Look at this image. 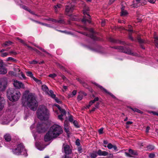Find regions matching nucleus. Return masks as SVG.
<instances>
[{
    "mask_svg": "<svg viewBox=\"0 0 158 158\" xmlns=\"http://www.w3.org/2000/svg\"><path fill=\"white\" fill-rule=\"evenodd\" d=\"M22 103L23 106H27L33 111L36 110L38 106L34 94L29 93L28 90H26L23 94Z\"/></svg>",
    "mask_w": 158,
    "mask_h": 158,
    "instance_id": "1",
    "label": "nucleus"
},
{
    "mask_svg": "<svg viewBox=\"0 0 158 158\" xmlns=\"http://www.w3.org/2000/svg\"><path fill=\"white\" fill-rule=\"evenodd\" d=\"M62 132L61 127L59 125L54 124L44 137V140L48 142L58 136Z\"/></svg>",
    "mask_w": 158,
    "mask_h": 158,
    "instance_id": "2",
    "label": "nucleus"
},
{
    "mask_svg": "<svg viewBox=\"0 0 158 158\" xmlns=\"http://www.w3.org/2000/svg\"><path fill=\"white\" fill-rule=\"evenodd\" d=\"M38 118L41 120H46L48 118L49 112L47 108L44 106H40L37 111Z\"/></svg>",
    "mask_w": 158,
    "mask_h": 158,
    "instance_id": "3",
    "label": "nucleus"
},
{
    "mask_svg": "<svg viewBox=\"0 0 158 158\" xmlns=\"http://www.w3.org/2000/svg\"><path fill=\"white\" fill-rule=\"evenodd\" d=\"M7 96L10 101H16L20 98L21 94L19 91H16L14 89H10L7 91Z\"/></svg>",
    "mask_w": 158,
    "mask_h": 158,
    "instance_id": "4",
    "label": "nucleus"
},
{
    "mask_svg": "<svg viewBox=\"0 0 158 158\" xmlns=\"http://www.w3.org/2000/svg\"><path fill=\"white\" fill-rule=\"evenodd\" d=\"M13 152L16 155H18L22 154L26 156H27V151L22 143L18 145L17 148L13 150Z\"/></svg>",
    "mask_w": 158,
    "mask_h": 158,
    "instance_id": "5",
    "label": "nucleus"
},
{
    "mask_svg": "<svg viewBox=\"0 0 158 158\" xmlns=\"http://www.w3.org/2000/svg\"><path fill=\"white\" fill-rule=\"evenodd\" d=\"M116 48L118 49L119 51L122 52H124L128 54L135 56H138V54L136 53H134L130 50L126 49L122 46L117 47H116Z\"/></svg>",
    "mask_w": 158,
    "mask_h": 158,
    "instance_id": "6",
    "label": "nucleus"
},
{
    "mask_svg": "<svg viewBox=\"0 0 158 158\" xmlns=\"http://www.w3.org/2000/svg\"><path fill=\"white\" fill-rule=\"evenodd\" d=\"M74 4L73 2H71L68 5L66 6L65 11L67 15H69V14L72 12L74 9Z\"/></svg>",
    "mask_w": 158,
    "mask_h": 158,
    "instance_id": "7",
    "label": "nucleus"
},
{
    "mask_svg": "<svg viewBox=\"0 0 158 158\" xmlns=\"http://www.w3.org/2000/svg\"><path fill=\"white\" fill-rule=\"evenodd\" d=\"M83 14H84V16L82 19V22L84 23H85L86 21H87L89 23H91V21L90 20V17L89 15L87 12V10H83Z\"/></svg>",
    "mask_w": 158,
    "mask_h": 158,
    "instance_id": "8",
    "label": "nucleus"
},
{
    "mask_svg": "<svg viewBox=\"0 0 158 158\" xmlns=\"http://www.w3.org/2000/svg\"><path fill=\"white\" fill-rule=\"evenodd\" d=\"M7 82L6 79L2 78L0 79V91L4 90L7 86Z\"/></svg>",
    "mask_w": 158,
    "mask_h": 158,
    "instance_id": "9",
    "label": "nucleus"
},
{
    "mask_svg": "<svg viewBox=\"0 0 158 158\" xmlns=\"http://www.w3.org/2000/svg\"><path fill=\"white\" fill-rule=\"evenodd\" d=\"M13 85L17 89L24 88V85L21 81L14 80Z\"/></svg>",
    "mask_w": 158,
    "mask_h": 158,
    "instance_id": "10",
    "label": "nucleus"
},
{
    "mask_svg": "<svg viewBox=\"0 0 158 158\" xmlns=\"http://www.w3.org/2000/svg\"><path fill=\"white\" fill-rule=\"evenodd\" d=\"M11 120V119L9 118L6 116H0V120L2 124H8Z\"/></svg>",
    "mask_w": 158,
    "mask_h": 158,
    "instance_id": "11",
    "label": "nucleus"
},
{
    "mask_svg": "<svg viewBox=\"0 0 158 158\" xmlns=\"http://www.w3.org/2000/svg\"><path fill=\"white\" fill-rule=\"evenodd\" d=\"M62 150V151H64V152L66 154H70L72 152L69 146L66 144H63Z\"/></svg>",
    "mask_w": 158,
    "mask_h": 158,
    "instance_id": "12",
    "label": "nucleus"
},
{
    "mask_svg": "<svg viewBox=\"0 0 158 158\" xmlns=\"http://www.w3.org/2000/svg\"><path fill=\"white\" fill-rule=\"evenodd\" d=\"M45 124L43 123H39L37 127V130L39 132H44L46 129V127L45 126Z\"/></svg>",
    "mask_w": 158,
    "mask_h": 158,
    "instance_id": "13",
    "label": "nucleus"
},
{
    "mask_svg": "<svg viewBox=\"0 0 158 158\" xmlns=\"http://www.w3.org/2000/svg\"><path fill=\"white\" fill-rule=\"evenodd\" d=\"M17 40H18L20 43L23 44V45L27 46V47L28 48H30L31 49V50H33L34 51H35L36 52H37L39 54L40 53V52H39V51H38L37 49H36L35 48H33L31 46L28 45L27 44H26L25 43V42L22 40L20 39L19 38H17Z\"/></svg>",
    "mask_w": 158,
    "mask_h": 158,
    "instance_id": "14",
    "label": "nucleus"
},
{
    "mask_svg": "<svg viewBox=\"0 0 158 158\" xmlns=\"http://www.w3.org/2000/svg\"><path fill=\"white\" fill-rule=\"evenodd\" d=\"M94 84L95 85H96L98 87L100 88L102 90H103L106 93L109 94L113 98H115V97L114 95H113L111 93H110L108 92L106 89L103 88L102 86L99 85L98 84H97L96 83H94Z\"/></svg>",
    "mask_w": 158,
    "mask_h": 158,
    "instance_id": "15",
    "label": "nucleus"
},
{
    "mask_svg": "<svg viewBox=\"0 0 158 158\" xmlns=\"http://www.w3.org/2000/svg\"><path fill=\"white\" fill-rule=\"evenodd\" d=\"M88 30L91 34L89 36L92 39L96 40H99L98 39L95 35L94 31L93 29L90 28L88 29Z\"/></svg>",
    "mask_w": 158,
    "mask_h": 158,
    "instance_id": "16",
    "label": "nucleus"
},
{
    "mask_svg": "<svg viewBox=\"0 0 158 158\" xmlns=\"http://www.w3.org/2000/svg\"><path fill=\"white\" fill-rule=\"evenodd\" d=\"M5 103V101L3 98L0 96V111L2 110L3 109Z\"/></svg>",
    "mask_w": 158,
    "mask_h": 158,
    "instance_id": "17",
    "label": "nucleus"
},
{
    "mask_svg": "<svg viewBox=\"0 0 158 158\" xmlns=\"http://www.w3.org/2000/svg\"><path fill=\"white\" fill-rule=\"evenodd\" d=\"M69 123L67 120H65L64 123V127L65 131L67 134L69 132Z\"/></svg>",
    "mask_w": 158,
    "mask_h": 158,
    "instance_id": "18",
    "label": "nucleus"
},
{
    "mask_svg": "<svg viewBox=\"0 0 158 158\" xmlns=\"http://www.w3.org/2000/svg\"><path fill=\"white\" fill-rule=\"evenodd\" d=\"M97 154L99 156H105L107 155L108 153L106 151H102L101 150H99L97 152Z\"/></svg>",
    "mask_w": 158,
    "mask_h": 158,
    "instance_id": "19",
    "label": "nucleus"
},
{
    "mask_svg": "<svg viewBox=\"0 0 158 158\" xmlns=\"http://www.w3.org/2000/svg\"><path fill=\"white\" fill-rule=\"evenodd\" d=\"M60 111L61 113V114L58 115V118L59 119L62 121L63 120V117L66 116V112L65 110H62Z\"/></svg>",
    "mask_w": 158,
    "mask_h": 158,
    "instance_id": "20",
    "label": "nucleus"
},
{
    "mask_svg": "<svg viewBox=\"0 0 158 158\" xmlns=\"http://www.w3.org/2000/svg\"><path fill=\"white\" fill-rule=\"evenodd\" d=\"M4 138L6 141H10L11 140V137L10 135L8 133H6L4 135Z\"/></svg>",
    "mask_w": 158,
    "mask_h": 158,
    "instance_id": "21",
    "label": "nucleus"
},
{
    "mask_svg": "<svg viewBox=\"0 0 158 158\" xmlns=\"http://www.w3.org/2000/svg\"><path fill=\"white\" fill-rule=\"evenodd\" d=\"M121 15L122 16H126L128 14L127 11L124 10V7H122L121 8Z\"/></svg>",
    "mask_w": 158,
    "mask_h": 158,
    "instance_id": "22",
    "label": "nucleus"
},
{
    "mask_svg": "<svg viewBox=\"0 0 158 158\" xmlns=\"http://www.w3.org/2000/svg\"><path fill=\"white\" fill-rule=\"evenodd\" d=\"M7 73V69L5 67H2L0 68V74H5Z\"/></svg>",
    "mask_w": 158,
    "mask_h": 158,
    "instance_id": "23",
    "label": "nucleus"
},
{
    "mask_svg": "<svg viewBox=\"0 0 158 158\" xmlns=\"http://www.w3.org/2000/svg\"><path fill=\"white\" fill-rule=\"evenodd\" d=\"M14 70L20 73H19L18 74H21V76L23 79H26V77L25 76V75L22 72H20V70L18 68H14Z\"/></svg>",
    "mask_w": 158,
    "mask_h": 158,
    "instance_id": "24",
    "label": "nucleus"
},
{
    "mask_svg": "<svg viewBox=\"0 0 158 158\" xmlns=\"http://www.w3.org/2000/svg\"><path fill=\"white\" fill-rule=\"evenodd\" d=\"M35 146L36 148L40 151L43 150L45 148L44 146H42L41 144L38 143H35Z\"/></svg>",
    "mask_w": 158,
    "mask_h": 158,
    "instance_id": "25",
    "label": "nucleus"
},
{
    "mask_svg": "<svg viewBox=\"0 0 158 158\" xmlns=\"http://www.w3.org/2000/svg\"><path fill=\"white\" fill-rule=\"evenodd\" d=\"M48 20L55 22V23H63V21L61 19L59 20H57L53 19L50 18Z\"/></svg>",
    "mask_w": 158,
    "mask_h": 158,
    "instance_id": "26",
    "label": "nucleus"
},
{
    "mask_svg": "<svg viewBox=\"0 0 158 158\" xmlns=\"http://www.w3.org/2000/svg\"><path fill=\"white\" fill-rule=\"evenodd\" d=\"M98 98H95L93 100L91 101L89 103V105L87 106L88 108H89L93 103H95V102L98 101Z\"/></svg>",
    "mask_w": 158,
    "mask_h": 158,
    "instance_id": "27",
    "label": "nucleus"
},
{
    "mask_svg": "<svg viewBox=\"0 0 158 158\" xmlns=\"http://www.w3.org/2000/svg\"><path fill=\"white\" fill-rule=\"evenodd\" d=\"M129 152L131 154V155L133 156L137 155L138 154L137 152L136 151H134L132 149H130L129 150Z\"/></svg>",
    "mask_w": 158,
    "mask_h": 158,
    "instance_id": "28",
    "label": "nucleus"
},
{
    "mask_svg": "<svg viewBox=\"0 0 158 158\" xmlns=\"http://www.w3.org/2000/svg\"><path fill=\"white\" fill-rule=\"evenodd\" d=\"M49 96H50L52 98H55L56 95L54 94L53 91L51 90L48 92L47 93Z\"/></svg>",
    "mask_w": 158,
    "mask_h": 158,
    "instance_id": "29",
    "label": "nucleus"
},
{
    "mask_svg": "<svg viewBox=\"0 0 158 158\" xmlns=\"http://www.w3.org/2000/svg\"><path fill=\"white\" fill-rule=\"evenodd\" d=\"M77 93V91L74 90H73L72 94H68V96H67L68 98H71L73 97Z\"/></svg>",
    "mask_w": 158,
    "mask_h": 158,
    "instance_id": "30",
    "label": "nucleus"
},
{
    "mask_svg": "<svg viewBox=\"0 0 158 158\" xmlns=\"http://www.w3.org/2000/svg\"><path fill=\"white\" fill-rule=\"evenodd\" d=\"M42 88L43 91L47 93L49 91L48 87L45 85H43L42 86Z\"/></svg>",
    "mask_w": 158,
    "mask_h": 158,
    "instance_id": "31",
    "label": "nucleus"
},
{
    "mask_svg": "<svg viewBox=\"0 0 158 158\" xmlns=\"http://www.w3.org/2000/svg\"><path fill=\"white\" fill-rule=\"evenodd\" d=\"M97 152H94L90 154L91 158H95L97 156Z\"/></svg>",
    "mask_w": 158,
    "mask_h": 158,
    "instance_id": "32",
    "label": "nucleus"
},
{
    "mask_svg": "<svg viewBox=\"0 0 158 158\" xmlns=\"http://www.w3.org/2000/svg\"><path fill=\"white\" fill-rule=\"evenodd\" d=\"M22 8L26 10H27V11H28L30 13H31V14H33V15H35L34 12L31 11V10L28 9L27 7L26 6H22Z\"/></svg>",
    "mask_w": 158,
    "mask_h": 158,
    "instance_id": "33",
    "label": "nucleus"
},
{
    "mask_svg": "<svg viewBox=\"0 0 158 158\" xmlns=\"http://www.w3.org/2000/svg\"><path fill=\"white\" fill-rule=\"evenodd\" d=\"M130 109L134 112H136L138 113L141 114L142 113H143L142 111H140L139 109L136 108H132L130 107Z\"/></svg>",
    "mask_w": 158,
    "mask_h": 158,
    "instance_id": "34",
    "label": "nucleus"
},
{
    "mask_svg": "<svg viewBox=\"0 0 158 158\" xmlns=\"http://www.w3.org/2000/svg\"><path fill=\"white\" fill-rule=\"evenodd\" d=\"M12 43L10 41H7L5 43H4L2 46L3 47H5L6 46H8L11 44Z\"/></svg>",
    "mask_w": 158,
    "mask_h": 158,
    "instance_id": "35",
    "label": "nucleus"
},
{
    "mask_svg": "<svg viewBox=\"0 0 158 158\" xmlns=\"http://www.w3.org/2000/svg\"><path fill=\"white\" fill-rule=\"evenodd\" d=\"M140 5V3H138L136 2V1H134L133 2V4L132 6L134 7H137Z\"/></svg>",
    "mask_w": 158,
    "mask_h": 158,
    "instance_id": "36",
    "label": "nucleus"
},
{
    "mask_svg": "<svg viewBox=\"0 0 158 158\" xmlns=\"http://www.w3.org/2000/svg\"><path fill=\"white\" fill-rule=\"evenodd\" d=\"M155 43L156 47L158 48V37H154Z\"/></svg>",
    "mask_w": 158,
    "mask_h": 158,
    "instance_id": "37",
    "label": "nucleus"
},
{
    "mask_svg": "<svg viewBox=\"0 0 158 158\" xmlns=\"http://www.w3.org/2000/svg\"><path fill=\"white\" fill-rule=\"evenodd\" d=\"M6 60L7 61H12L15 62L16 61V60L11 57H9L6 59Z\"/></svg>",
    "mask_w": 158,
    "mask_h": 158,
    "instance_id": "38",
    "label": "nucleus"
},
{
    "mask_svg": "<svg viewBox=\"0 0 158 158\" xmlns=\"http://www.w3.org/2000/svg\"><path fill=\"white\" fill-rule=\"evenodd\" d=\"M27 75L32 78L34 76L31 72L28 71L26 72Z\"/></svg>",
    "mask_w": 158,
    "mask_h": 158,
    "instance_id": "39",
    "label": "nucleus"
},
{
    "mask_svg": "<svg viewBox=\"0 0 158 158\" xmlns=\"http://www.w3.org/2000/svg\"><path fill=\"white\" fill-rule=\"evenodd\" d=\"M36 22L37 23H39L41 24L42 25H43L45 26L46 27H52V26H51L50 24H46V23H41L39 22L38 21H36Z\"/></svg>",
    "mask_w": 158,
    "mask_h": 158,
    "instance_id": "40",
    "label": "nucleus"
},
{
    "mask_svg": "<svg viewBox=\"0 0 158 158\" xmlns=\"http://www.w3.org/2000/svg\"><path fill=\"white\" fill-rule=\"evenodd\" d=\"M61 5L60 4H58V5L55 6H54V9L55 10V11L56 12L57 11L56 10V9L57 8H61Z\"/></svg>",
    "mask_w": 158,
    "mask_h": 158,
    "instance_id": "41",
    "label": "nucleus"
},
{
    "mask_svg": "<svg viewBox=\"0 0 158 158\" xmlns=\"http://www.w3.org/2000/svg\"><path fill=\"white\" fill-rule=\"evenodd\" d=\"M35 81H36L37 83H38L39 84H41V81H40L37 79V78L35 77H32V78Z\"/></svg>",
    "mask_w": 158,
    "mask_h": 158,
    "instance_id": "42",
    "label": "nucleus"
},
{
    "mask_svg": "<svg viewBox=\"0 0 158 158\" xmlns=\"http://www.w3.org/2000/svg\"><path fill=\"white\" fill-rule=\"evenodd\" d=\"M9 74L10 75H11V76H16V74L14 72L12 71H10L9 72Z\"/></svg>",
    "mask_w": 158,
    "mask_h": 158,
    "instance_id": "43",
    "label": "nucleus"
},
{
    "mask_svg": "<svg viewBox=\"0 0 158 158\" xmlns=\"http://www.w3.org/2000/svg\"><path fill=\"white\" fill-rule=\"evenodd\" d=\"M49 77L54 78L56 76V75L55 73L51 74L48 75Z\"/></svg>",
    "mask_w": 158,
    "mask_h": 158,
    "instance_id": "44",
    "label": "nucleus"
},
{
    "mask_svg": "<svg viewBox=\"0 0 158 158\" xmlns=\"http://www.w3.org/2000/svg\"><path fill=\"white\" fill-rule=\"evenodd\" d=\"M74 125L77 127H79V126L78 125L77 122L76 120H74L73 122Z\"/></svg>",
    "mask_w": 158,
    "mask_h": 158,
    "instance_id": "45",
    "label": "nucleus"
},
{
    "mask_svg": "<svg viewBox=\"0 0 158 158\" xmlns=\"http://www.w3.org/2000/svg\"><path fill=\"white\" fill-rule=\"evenodd\" d=\"M148 149L149 150H152L154 149V147L152 145H149L147 147Z\"/></svg>",
    "mask_w": 158,
    "mask_h": 158,
    "instance_id": "46",
    "label": "nucleus"
},
{
    "mask_svg": "<svg viewBox=\"0 0 158 158\" xmlns=\"http://www.w3.org/2000/svg\"><path fill=\"white\" fill-rule=\"evenodd\" d=\"M9 55V53L7 52H4L2 53L1 56L3 57H5Z\"/></svg>",
    "mask_w": 158,
    "mask_h": 158,
    "instance_id": "47",
    "label": "nucleus"
},
{
    "mask_svg": "<svg viewBox=\"0 0 158 158\" xmlns=\"http://www.w3.org/2000/svg\"><path fill=\"white\" fill-rule=\"evenodd\" d=\"M83 97V96L82 95H81L80 94L77 97V99L79 100H81Z\"/></svg>",
    "mask_w": 158,
    "mask_h": 158,
    "instance_id": "48",
    "label": "nucleus"
},
{
    "mask_svg": "<svg viewBox=\"0 0 158 158\" xmlns=\"http://www.w3.org/2000/svg\"><path fill=\"white\" fill-rule=\"evenodd\" d=\"M55 106L57 107L59 109V110H60V111H62V110H64V109H63L61 108L60 106L58 104H55Z\"/></svg>",
    "mask_w": 158,
    "mask_h": 158,
    "instance_id": "49",
    "label": "nucleus"
},
{
    "mask_svg": "<svg viewBox=\"0 0 158 158\" xmlns=\"http://www.w3.org/2000/svg\"><path fill=\"white\" fill-rule=\"evenodd\" d=\"M131 27H132L131 25H129L128 26V29L127 30L130 32H131L133 31V30L131 29Z\"/></svg>",
    "mask_w": 158,
    "mask_h": 158,
    "instance_id": "50",
    "label": "nucleus"
},
{
    "mask_svg": "<svg viewBox=\"0 0 158 158\" xmlns=\"http://www.w3.org/2000/svg\"><path fill=\"white\" fill-rule=\"evenodd\" d=\"M113 146L111 143H109L107 146V148L109 149H111L113 148Z\"/></svg>",
    "mask_w": 158,
    "mask_h": 158,
    "instance_id": "51",
    "label": "nucleus"
},
{
    "mask_svg": "<svg viewBox=\"0 0 158 158\" xmlns=\"http://www.w3.org/2000/svg\"><path fill=\"white\" fill-rule=\"evenodd\" d=\"M69 121L72 123H73L74 121L73 117L72 116H70L69 117Z\"/></svg>",
    "mask_w": 158,
    "mask_h": 158,
    "instance_id": "52",
    "label": "nucleus"
},
{
    "mask_svg": "<svg viewBox=\"0 0 158 158\" xmlns=\"http://www.w3.org/2000/svg\"><path fill=\"white\" fill-rule=\"evenodd\" d=\"M106 21V20H102V22L101 23L102 26H104L105 25Z\"/></svg>",
    "mask_w": 158,
    "mask_h": 158,
    "instance_id": "53",
    "label": "nucleus"
},
{
    "mask_svg": "<svg viewBox=\"0 0 158 158\" xmlns=\"http://www.w3.org/2000/svg\"><path fill=\"white\" fill-rule=\"evenodd\" d=\"M77 150L79 153H81L82 152V149L81 147H79L78 148Z\"/></svg>",
    "mask_w": 158,
    "mask_h": 158,
    "instance_id": "54",
    "label": "nucleus"
},
{
    "mask_svg": "<svg viewBox=\"0 0 158 158\" xmlns=\"http://www.w3.org/2000/svg\"><path fill=\"white\" fill-rule=\"evenodd\" d=\"M155 156V154L153 153L150 154L149 155V156L150 158H154Z\"/></svg>",
    "mask_w": 158,
    "mask_h": 158,
    "instance_id": "55",
    "label": "nucleus"
},
{
    "mask_svg": "<svg viewBox=\"0 0 158 158\" xmlns=\"http://www.w3.org/2000/svg\"><path fill=\"white\" fill-rule=\"evenodd\" d=\"M103 129L102 128H100L98 130V132L100 134H102L103 133Z\"/></svg>",
    "mask_w": 158,
    "mask_h": 158,
    "instance_id": "56",
    "label": "nucleus"
},
{
    "mask_svg": "<svg viewBox=\"0 0 158 158\" xmlns=\"http://www.w3.org/2000/svg\"><path fill=\"white\" fill-rule=\"evenodd\" d=\"M125 154L126 155V156H127V157H131L132 156L131 155V154L130 153H127V152H125Z\"/></svg>",
    "mask_w": 158,
    "mask_h": 158,
    "instance_id": "57",
    "label": "nucleus"
},
{
    "mask_svg": "<svg viewBox=\"0 0 158 158\" xmlns=\"http://www.w3.org/2000/svg\"><path fill=\"white\" fill-rule=\"evenodd\" d=\"M30 63L31 64H36L37 63V62L36 61L34 60L30 62Z\"/></svg>",
    "mask_w": 158,
    "mask_h": 158,
    "instance_id": "58",
    "label": "nucleus"
},
{
    "mask_svg": "<svg viewBox=\"0 0 158 158\" xmlns=\"http://www.w3.org/2000/svg\"><path fill=\"white\" fill-rule=\"evenodd\" d=\"M140 2L143 3V4H146L147 3V2L145 0H141L140 1Z\"/></svg>",
    "mask_w": 158,
    "mask_h": 158,
    "instance_id": "59",
    "label": "nucleus"
},
{
    "mask_svg": "<svg viewBox=\"0 0 158 158\" xmlns=\"http://www.w3.org/2000/svg\"><path fill=\"white\" fill-rule=\"evenodd\" d=\"M10 53L14 55L17 54V53L14 51H10L9 52Z\"/></svg>",
    "mask_w": 158,
    "mask_h": 158,
    "instance_id": "60",
    "label": "nucleus"
},
{
    "mask_svg": "<svg viewBox=\"0 0 158 158\" xmlns=\"http://www.w3.org/2000/svg\"><path fill=\"white\" fill-rule=\"evenodd\" d=\"M55 100L56 102L58 103H61V102L57 98H55Z\"/></svg>",
    "mask_w": 158,
    "mask_h": 158,
    "instance_id": "61",
    "label": "nucleus"
},
{
    "mask_svg": "<svg viewBox=\"0 0 158 158\" xmlns=\"http://www.w3.org/2000/svg\"><path fill=\"white\" fill-rule=\"evenodd\" d=\"M138 41L140 43H143V41L140 38L138 39Z\"/></svg>",
    "mask_w": 158,
    "mask_h": 158,
    "instance_id": "62",
    "label": "nucleus"
},
{
    "mask_svg": "<svg viewBox=\"0 0 158 158\" xmlns=\"http://www.w3.org/2000/svg\"><path fill=\"white\" fill-rule=\"evenodd\" d=\"M156 0H148V1L151 3H154Z\"/></svg>",
    "mask_w": 158,
    "mask_h": 158,
    "instance_id": "63",
    "label": "nucleus"
},
{
    "mask_svg": "<svg viewBox=\"0 0 158 158\" xmlns=\"http://www.w3.org/2000/svg\"><path fill=\"white\" fill-rule=\"evenodd\" d=\"M152 113L154 115H156L158 116V112L152 111Z\"/></svg>",
    "mask_w": 158,
    "mask_h": 158,
    "instance_id": "64",
    "label": "nucleus"
}]
</instances>
